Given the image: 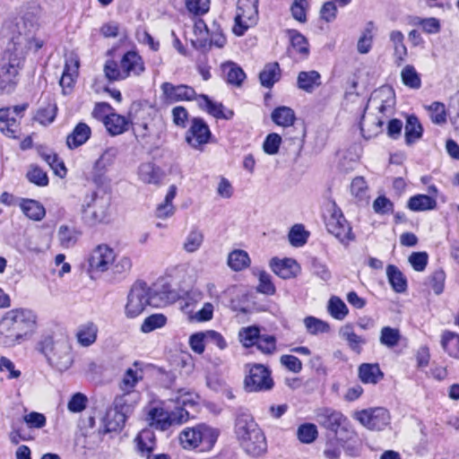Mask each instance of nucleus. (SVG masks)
<instances>
[{"mask_svg":"<svg viewBox=\"0 0 459 459\" xmlns=\"http://www.w3.org/2000/svg\"><path fill=\"white\" fill-rule=\"evenodd\" d=\"M204 239V233L196 229H192L183 243V249L187 253L196 252L203 245Z\"/></svg>","mask_w":459,"mask_h":459,"instance_id":"obj_42","label":"nucleus"},{"mask_svg":"<svg viewBox=\"0 0 459 459\" xmlns=\"http://www.w3.org/2000/svg\"><path fill=\"white\" fill-rule=\"evenodd\" d=\"M373 22H369L358 40L357 50L359 53L367 54L370 51L373 42Z\"/></svg>","mask_w":459,"mask_h":459,"instance_id":"obj_49","label":"nucleus"},{"mask_svg":"<svg viewBox=\"0 0 459 459\" xmlns=\"http://www.w3.org/2000/svg\"><path fill=\"white\" fill-rule=\"evenodd\" d=\"M129 124V120L124 116L118 115L117 113H111L107 117L104 126L109 134L115 136L127 131Z\"/></svg>","mask_w":459,"mask_h":459,"instance_id":"obj_34","label":"nucleus"},{"mask_svg":"<svg viewBox=\"0 0 459 459\" xmlns=\"http://www.w3.org/2000/svg\"><path fill=\"white\" fill-rule=\"evenodd\" d=\"M342 447H344V445L338 438L329 440L325 445L324 455L327 459H338Z\"/></svg>","mask_w":459,"mask_h":459,"instance_id":"obj_64","label":"nucleus"},{"mask_svg":"<svg viewBox=\"0 0 459 459\" xmlns=\"http://www.w3.org/2000/svg\"><path fill=\"white\" fill-rule=\"evenodd\" d=\"M276 342V338L273 335L260 334L255 346L263 354L272 355L277 350Z\"/></svg>","mask_w":459,"mask_h":459,"instance_id":"obj_55","label":"nucleus"},{"mask_svg":"<svg viewBox=\"0 0 459 459\" xmlns=\"http://www.w3.org/2000/svg\"><path fill=\"white\" fill-rule=\"evenodd\" d=\"M360 381L364 384L376 385L383 379L384 374L377 363H363L358 368Z\"/></svg>","mask_w":459,"mask_h":459,"instance_id":"obj_27","label":"nucleus"},{"mask_svg":"<svg viewBox=\"0 0 459 459\" xmlns=\"http://www.w3.org/2000/svg\"><path fill=\"white\" fill-rule=\"evenodd\" d=\"M138 176L140 180L145 184L158 185L162 179L163 173L153 163L146 162L140 165Z\"/></svg>","mask_w":459,"mask_h":459,"instance_id":"obj_29","label":"nucleus"},{"mask_svg":"<svg viewBox=\"0 0 459 459\" xmlns=\"http://www.w3.org/2000/svg\"><path fill=\"white\" fill-rule=\"evenodd\" d=\"M98 327L92 322L81 325L76 333V339L80 345L89 347L96 342Z\"/></svg>","mask_w":459,"mask_h":459,"instance_id":"obj_32","label":"nucleus"},{"mask_svg":"<svg viewBox=\"0 0 459 459\" xmlns=\"http://www.w3.org/2000/svg\"><path fill=\"white\" fill-rule=\"evenodd\" d=\"M247 0H238V10L235 16V25L233 31L236 35L241 36L254 22L252 20L253 15L256 13L255 8L253 4L247 6V10L244 9Z\"/></svg>","mask_w":459,"mask_h":459,"instance_id":"obj_18","label":"nucleus"},{"mask_svg":"<svg viewBox=\"0 0 459 459\" xmlns=\"http://www.w3.org/2000/svg\"><path fill=\"white\" fill-rule=\"evenodd\" d=\"M87 396L82 393L74 394L67 403V408L71 412H81L87 406Z\"/></svg>","mask_w":459,"mask_h":459,"instance_id":"obj_63","label":"nucleus"},{"mask_svg":"<svg viewBox=\"0 0 459 459\" xmlns=\"http://www.w3.org/2000/svg\"><path fill=\"white\" fill-rule=\"evenodd\" d=\"M422 126L415 116H409L405 125V140L411 144L422 136Z\"/></svg>","mask_w":459,"mask_h":459,"instance_id":"obj_41","label":"nucleus"},{"mask_svg":"<svg viewBox=\"0 0 459 459\" xmlns=\"http://www.w3.org/2000/svg\"><path fill=\"white\" fill-rule=\"evenodd\" d=\"M26 178L30 183L39 186H45L48 184L47 173L37 166H30Z\"/></svg>","mask_w":459,"mask_h":459,"instance_id":"obj_60","label":"nucleus"},{"mask_svg":"<svg viewBox=\"0 0 459 459\" xmlns=\"http://www.w3.org/2000/svg\"><path fill=\"white\" fill-rule=\"evenodd\" d=\"M141 368H128L117 382L118 394L114 398V406L121 413V417L130 413L138 403L141 394L136 386L143 380Z\"/></svg>","mask_w":459,"mask_h":459,"instance_id":"obj_4","label":"nucleus"},{"mask_svg":"<svg viewBox=\"0 0 459 459\" xmlns=\"http://www.w3.org/2000/svg\"><path fill=\"white\" fill-rule=\"evenodd\" d=\"M431 121L436 125H443L446 122V110L445 104L435 101L428 106Z\"/></svg>","mask_w":459,"mask_h":459,"instance_id":"obj_56","label":"nucleus"},{"mask_svg":"<svg viewBox=\"0 0 459 459\" xmlns=\"http://www.w3.org/2000/svg\"><path fill=\"white\" fill-rule=\"evenodd\" d=\"M250 262L249 256L246 251L234 250L230 253L228 257V264L234 271H240L248 266Z\"/></svg>","mask_w":459,"mask_h":459,"instance_id":"obj_47","label":"nucleus"},{"mask_svg":"<svg viewBox=\"0 0 459 459\" xmlns=\"http://www.w3.org/2000/svg\"><path fill=\"white\" fill-rule=\"evenodd\" d=\"M329 314L337 320H342L349 313L346 304L338 297L333 296L327 306Z\"/></svg>","mask_w":459,"mask_h":459,"instance_id":"obj_46","label":"nucleus"},{"mask_svg":"<svg viewBox=\"0 0 459 459\" xmlns=\"http://www.w3.org/2000/svg\"><path fill=\"white\" fill-rule=\"evenodd\" d=\"M354 419L369 430H383L390 424L389 411L383 407L365 409L355 412Z\"/></svg>","mask_w":459,"mask_h":459,"instance_id":"obj_12","label":"nucleus"},{"mask_svg":"<svg viewBox=\"0 0 459 459\" xmlns=\"http://www.w3.org/2000/svg\"><path fill=\"white\" fill-rule=\"evenodd\" d=\"M91 134V127L80 122L76 125L71 134L66 137V144L69 149H75L85 143Z\"/></svg>","mask_w":459,"mask_h":459,"instance_id":"obj_26","label":"nucleus"},{"mask_svg":"<svg viewBox=\"0 0 459 459\" xmlns=\"http://www.w3.org/2000/svg\"><path fill=\"white\" fill-rule=\"evenodd\" d=\"M260 329L255 325L243 327L238 332L239 342L244 347L249 348L256 345L257 340L260 336Z\"/></svg>","mask_w":459,"mask_h":459,"instance_id":"obj_45","label":"nucleus"},{"mask_svg":"<svg viewBox=\"0 0 459 459\" xmlns=\"http://www.w3.org/2000/svg\"><path fill=\"white\" fill-rule=\"evenodd\" d=\"M116 261L115 251L107 245H99L91 253L89 268L91 273H104Z\"/></svg>","mask_w":459,"mask_h":459,"instance_id":"obj_15","label":"nucleus"},{"mask_svg":"<svg viewBox=\"0 0 459 459\" xmlns=\"http://www.w3.org/2000/svg\"><path fill=\"white\" fill-rule=\"evenodd\" d=\"M118 151L116 147L107 148L100 157L95 162V169L100 171H105L108 167L113 165Z\"/></svg>","mask_w":459,"mask_h":459,"instance_id":"obj_50","label":"nucleus"},{"mask_svg":"<svg viewBox=\"0 0 459 459\" xmlns=\"http://www.w3.org/2000/svg\"><path fill=\"white\" fill-rule=\"evenodd\" d=\"M240 446L252 456L263 455L267 448L265 437L260 428L255 431H251V433L247 436V438L240 443Z\"/></svg>","mask_w":459,"mask_h":459,"instance_id":"obj_19","label":"nucleus"},{"mask_svg":"<svg viewBox=\"0 0 459 459\" xmlns=\"http://www.w3.org/2000/svg\"><path fill=\"white\" fill-rule=\"evenodd\" d=\"M27 108L26 104L14 106L13 108H0V132L9 138H18L21 134L20 122L12 114L20 116Z\"/></svg>","mask_w":459,"mask_h":459,"instance_id":"obj_14","label":"nucleus"},{"mask_svg":"<svg viewBox=\"0 0 459 459\" xmlns=\"http://www.w3.org/2000/svg\"><path fill=\"white\" fill-rule=\"evenodd\" d=\"M271 118L277 126L283 127L291 126L296 120L294 110L286 106L276 108L272 112Z\"/></svg>","mask_w":459,"mask_h":459,"instance_id":"obj_38","label":"nucleus"},{"mask_svg":"<svg viewBox=\"0 0 459 459\" xmlns=\"http://www.w3.org/2000/svg\"><path fill=\"white\" fill-rule=\"evenodd\" d=\"M219 436V431L205 424L185 429L179 435L182 446L186 449L199 448L201 451L211 450Z\"/></svg>","mask_w":459,"mask_h":459,"instance_id":"obj_5","label":"nucleus"},{"mask_svg":"<svg viewBox=\"0 0 459 459\" xmlns=\"http://www.w3.org/2000/svg\"><path fill=\"white\" fill-rule=\"evenodd\" d=\"M22 58L16 53L7 51L0 61V92H11L17 83V76Z\"/></svg>","mask_w":459,"mask_h":459,"instance_id":"obj_8","label":"nucleus"},{"mask_svg":"<svg viewBox=\"0 0 459 459\" xmlns=\"http://www.w3.org/2000/svg\"><path fill=\"white\" fill-rule=\"evenodd\" d=\"M339 335L342 340L346 342L347 346L357 354L361 353L363 346L367 343L365 337L355 333L351 324L342 325L339 330Z\"/></svg>","mask_w":459,"mask_h":459,"instance_id":"obj_21","label":"nucleus"},{"mask_svg":"<svg viewBox=\"0 0 459 459\" xmlns=\"http://www.w3.org/2000/svg\"><path fill=\"white\" fill-rule=\"evenodd\" d=\"M38 350L48 364L59 371L67 370L74 363L69 338L64 333L45 334L38 342Z\"/></svg>","mask_w":459,"mask_h":459,"instance_id":"obj_2","label":"nucleus"},{"mask_svg":"<svg viewBox=\"0 0 459 459\" xmlns=\"http://www.w3.org/2000/svg\"><path fill=\"white\" fill-rule=\"evenodd\" d=\"M57 239L63 247H72L77 242L78 232L74 228L69 227L67 225H61L57 231Z\"/></svg>","mask_w":459,"mask_h":459,"instance_id":"obj_43","label":"nucleus"},{"mask_svg":"<svg viewBox=\"0 0 459 459\" xmlns=\"http://www.w3.org/2000/svg\"><path fill=\"white\" fill-rule=\"evenodd\" d=\"M212 136L208 125L203 118L194 117L191 120V126L186 133V143L196 150H202Z\"/></svg>","mask_w":459,"mask_h":459,"instance_id":"obj_16","label":"nucleus"},{"mask_svg":"<svg viewBox=\"0 0 459 459\" xmlns=\"http://www.w3.org/2000/svg\"><path fill=\"white\" fill-rule=\"evenodd\" d=\"M150 305V290L145 283H134L127 296V302L125 307L126 316L134 318L143 312Z\"/></svg>","mask_w":459,"mask_h":459,"instance_id":"obj_11","label":"nucleus"},{"mask_svg":"<svg viewBox=\"0 0 459 459\" xmlns=\"http://www.w3.org/2000/svg\"><path fill=\"white\" fill-rule=\"evenodd\" d=\"M322 84L321 75L316 70L301 71L297 77V86L307 93H312Z\"/></svg>","mask_w":459,"mask_h":459,"instance_id":"obj_25","label":"nucleus"},{"mask_svg":"<svg viewBox=\"0 0 459 459\" xmlns=\"http://www.w3.org/2000/svg\"><path fill=\"white\" fill-rule=\"evenodd\" d=\"M440 343L450 357L459 359V333L445 331L441 335Z\"/></svg>","mask_w":459,"mask_h":459,"instance_id":"obj_37","label":"nucleus"},{"mask_svg":"<svg viewBox=\"0 0 459 459\" xmlns=\"http://www.w3.org/2000/svg\"><path fill=\"white\" fill-rule=\"evenodd\" d=\"M316 420L323 428L337 433L339 429H344L347 418L339 411L332 408H320L316 411Z\"/></svg>","mask_w":459,"mask_h":459,"instance_id":"obj_17","label":"nucleus"},{"mask_svg":"<svg viewBox=\"0 0 459 459\" xmlns=\"http://www.w3.org/2000/svg\"><path fill=\"white\" fill-rule=\"evenodd\" d=\"M330 215L326 219L325 225L329 233L333 235L342 244H348L354 239L351 227L342 215V211L332 204L329 207Z\"/></svg>","mask_w":459,"mask_h":459,"instance_id":"obj_10","label":"nucleus"},{"mask_svg":"<svg viewBox=\"0 0 459 459\" xmlns=\"http://www.w3.org/2000/svg\"><path fill=\"white\" fill-rule=\"evenodd\" d=\"M56 115V106L55 104H48L46 107L38 110L35 119L41 125L51 124Z\"/></svg>","mask_w":459,"mask_h":459,"instance_id":"obj_59","label":"nucleus"},{"mask_svg":"<svg viewBox=\"0 0 459 459\" xmlns=\"http://www.w3.org/2000/svg\"><path fill=\"white\" fill-rule=\"evenodd\" d=\"M167 323V318L162 314H153L147 316L142 325L141 331L143 333H151L156 329L163 327Z\"/></svg>","mask_w":459,"mask_h":459,"instance_id":"obj_53","label":"nucleus"},{"mask_svg":"<svg viewBox=\"0 0 459 459\" xmlns=\"http://www.w3.org/2000/svg\"><path fill=\"white\" fill-rule=\"evenodd\" d=\"M120 66L123 72H126V78L130 75H140L144 71V64L142 57L134 51H128L123 56Z\"/></svg>","mask_w":459,"mask_h":459,"instance_id":"obj_24","label":"nucleus"},{"mask_svg":"<svg viewBox=\"0 0 459 459\" xmlns=\"http://www.w3.org/2000/svg\"><path fill=\"white\" fill-rule=\"evenodd\" d=\"M198 97L204 100L206 111L212 117L216 118L230 119L233 116L232 111H229V115L224 114L223 105L221 103L212 101L207 95L201 94Z\"/></svg>","mask_w":459,"mask_h":459,"instance_id":"obj_48","label":"nucleus"},{"mask_svg":"<svg viewBox=\"0 0 459 459\" xmlns=\"http://www.w3.org/2000/svg\"><path fill=\"white\" fill-rule=\"evenodd\" d=\"M436 206V199L427 195H414L409 199L407 204V207L414 212L432 210Z\"/></svg>","mask_w":459,"mask_h":459,"instance_id":"obj_40","label":"nucleus"},{"mask_svg":"<svg viewBox=\"0 0 459 459\" xmlns=\"http://www.w3.org/2000/svg\"><path fill=\"white\" fill-rule=\"evenodd\" d=\"M227 82L235 86H240L246 78L244 71L233 62H227L221 65Z\"/></svg>","mask_w":459,"mask_h":459,"instance_id":"obj_39","label":"nucleus"},{"mask_svg":"<svg viewBox=\"0 0 459 459\" xmlns=\"http://www.w3.org/2000/svg\"><path fill=\"white\" fill-rule=\"evenodd\" d=\"M189 418V412L183 408H177L169 411L160 406L150 408L147 413V420L150 426L161 431L169 429L172 425H179L186 422Z\"/></svg>","mask_w":459,"mask_h":459,"instance_id":"obj_7","label":"nucleus"},{"mask_svg":"<svg viewBox=\"0 0 459 459\" xmlns=\"http://www.w3.org/2000/svg\"><path fill=\"white\" fill-rule=\"evenodd\" d=\"M257 429L259 427L250 413L240 412L238 414L235 420V434L239 443L245 440L251 431Z\"/></svg>","mask_w":459,"mask_h":459,"instance_id":"obj_23","label":"nucleus"},{"mask_svg":"<svg viewBox=\"0 0 459 459\" xmlns=\"http://www.w3.org/2000/svg\"><path fill=\"white\" fill-rule=\"evenodd\" d=\"M244 379V388L247 392H264L273 387L271 370L263 364H248Z\"/></svg>","mask_w":459,"mask_h":459,"instance_id":"obj_9","label":"nucleus"},{"mask_svg":"<svg viewBox=\"0 0 459 459\" xmlns=\"http://www.w3.org/2000/svg\"><path fill=\"white\" fill-rule=\"evenodd\" d=\"M304 325L307 333L313 335L328 333L330 330V325L327 322L314 316H307L304 319Z\"/></svg>","mask_w":459,"mask_h":459,"instance_id":"obj_51","label":"nucleus"},{"mask_svg":"<svg viewBox=\"0 0 459 459\" xmlns=\"http://www.w3.org/2000/svg\"><path fill=\"white\" fill-rule=\"evenodd\" d=\"M187 11L195 15H203L209 11L210 0H186Z\"/></svg>","mask_w":459,"mask_h":459,"instance_id":"obj_62","label":"nucleus"},{"mask_svg":"<svg viewBox=\"0 0 459 459\" xmlns=\"http://www.w3.org/2000/svg\"><path fill=\"white\" fill-rule=\"evenodd\" d=\"M386 276L395 292L403 293L407 290V280L397 266L394 264L387 265Z\"/></svg>","mask_w":459,"mask_h":459,"instance_id":"obj_36","label":"nucleus"},{"mask_svg":"<svg viewBox=\"0 0 459 459\" xmlns=\"http://www.w3.org/2000/svg\"><path fill=\"white\" fill-rule=\"evenodd\" d=\"M369 103L376 105L378 115H363L360 121L362 136L368 140L378 135L383 131L384 119L392 112L394 101L390 90L376 91L369 99Z\"/></svg>","mask_w":459,"mask_h":459,"instance_id":"obj_3","label":"nucleus"},{"mask_svg":"<svg viewBox=\"0 0 459 459\" xmlns=\"http://www.w3.org/2000/svg\"><path fill=\"white\" fill-rule=\"evenodd\" d=\"M177 195V186L171 185L162 203L157 205L155 216L159 219H168L174 215L176 207L172 202Z\"/></svg>","mask_w":459,"mask_h":459,"instance_id":"obj_28","label":"nucleus"},{"mask_svg":"<svg viewBox=\"0 0 459 459\" xmlns=\"http://www.w3.org/2000/svg\"><path fill=\"white\" fill-rule=\"evenodd\" d=\"M290 44L293 50L302 55V56H307L309 53L308 43L307 39L298 31H293L290 34Z\"/></svg>","mask_w":459,"mask_h":459,"instance_id":"obj_58","label":"nucleus"},{"mask_svg":"<svg viewBox=\"0 0 459 459\" xmlns=\"http://www.w3.org/2000/svg\"><path fill=\"white\" fill-rule=\"evenodd\" d=\"M281 78V68L277 62L266 64L259 74L261 85L272 88Z\"/></svg>","mask_w":459,"mask_h":459,"instance_id":"obj_33","label":"nucleus"},{"mask_svg":"<svg viewBox=\"0 0 459 459\" xmlns=\"http://www.w3.org/2000/svg\"><path fill=\"white\" fill-rule=\"evenodd\" d=\"M281 143V137L278 134H269L263 144L264 152L269 155H274L278 153Z\"/></svg>","mask_w":459,"mask_h":459,"instance_id":"obj_61","label":"nucleus"},{"mask_svg":"<svg viewBox=\"0 0 459 459\" xmlns=\"http://www.w3.org/2000/svg\"><path fill=\"white\" fill-rule=\"evenodd\" d=\"M37 326V316L27 308L9 310L0 320V344L13 347L31 335Z\"/></svg>","mask_w":459,"mask_h":459,"instance_id":"obj_1","label":"nucleus"},{"mask_svg":"<svg viewBox=\"0 0 459 459\" xmlns=\"http://www.w3.org/2000/svg\"><path fill=\"white\" fill-rule=\"evenodd\" d=\"M104 74L106 78L110 81H120L126 78V72H123L122 67L114 60H108L104 65Z\"/></svg>","mask_w":459,"mask_h":459,"instance_id":"obj_54","label":"nucleus"},{"mask_svg":"<svg viewBox=\"0 0 459 459\" xmlns=\"http://www.w3.org/2000/svg\"><path fill=\"white\" fill-rule=\"evenodd\" d=\"M22 212L30 220L41 221L46 215L44 206L33 199H23L20 204Z\"/></svg>","mask_w":459,"mask_h":459,"instance_id":"obj_35","label":"nucleus"},{"mask_svg":"<svg viewBox=\"0 0 459 459\" xmlns=\"http://www.w3.org/2000/svg\"><path fill=\"white\" fill-rule=\"evenodd\" d=\"M270 266L273 272L282 279L293 278L299 271L297 262L290 258L282 260L273 258L270 262Z\"/></svg>","mask_w":459,"mask_h":459,"instance_id":"obj_22","label":"nucleus"},{"mask_svg":"<svg viewBox=\"0 0 459 459\" xmlns=\"http://www.w3.org/2000/svg\"><path fill=\"white\" fill-rule=\"evenodd\" d=\"M403 83L411 89H420L421 79L416 69L411 65H405L401 71Z\"/></svg>","mask_w":459,"mask_h":459,"instance_id":"obj_44","label":"nucleus"},{"mask_svg":"<svg viewBox=\"0 0 459 459\" xmlns=\"http://www.w3.org/2000/svg\"><path fill=\"white\" fill-rule=\"evenodd\" d=\"M79 60L76 57H69L65 61L64 71L59 81L63 93L68 94L74 88L75 79L78 76Z\"/></svg>","mask_w":459,"mask_h":459,"instance_id":"obj_20","label":"nucleus"},{"mask_svg":"<svg viewBox=\"0 0 459 459\" xmlns=\"http://www.w3.org/2000/svg\"><path fill=\"white\" fill-rule=\"evenodd\" d=\"M389 39L394 48V63L400 66L407 56V48L405 47L404 36L400 30H392Z\"/></svg>","mask_w":459,"mask_h":459,"instance_id":"obj_30","label":"nucleus"},{"mask_svg":"<svg viewBox=\"0 0 459 459\" xmlns=\"http://www.w3.org/2000/svg\"><path fill=\"white\" fill-rule=\"evenodd\" d=\"M160 91V99L167 104L191 101L198 97L193 87L186 84L175 85L169 82L161 83Z\"/></svg>","mask_w":459,"mask_h":459,"instance_id":"obj_13","label":"nucleus"},{"mask_svg":"<svg viewBox=\"0 0 459 459\" xmlns=\"http://www.w3.org/2000/svg\"><path fill=\"white\" fill-rule=\"evenodd\" d=\"M110 198L96 192L86 195L82 204V219L90 226L104 222L108 217Z\"/></svg>","mask_w":459,"mask_h":459,"instance_id":"obj_6","label":"nucleus"},{"mask_svg":"<svg viewBox=\"0 0 459 459\" xmlns=\"http://www.w3.org/2000/svg\"><path fill=\"white\" fill-rule=\"evenodd\" d=\"M297 435L300 442L309 444L317 437L318 432L315 424L305 423L299 427Z\"/></svg>","mask_w":459,"mask_h":459,"instance_id":"obj_57","label":"nucleus"},{"mask_svg":"<svg viewBox=\"0 0 459 459\" xmlns=\"http://www.w3.org/2000/svg\"><path fill=\"white\" fill-rule=\"evenodd\" d=\"M401 339L400 332L396 328L384 326L380 332L379 341L381 344L393 348L396 346Z\"/></svg>","mask_w":459,"mask_h":459,"instance_id":"obj_52","label":"nucleus"},{"mask_svg":"<svg viewBox=\"0 0 459 459\" xmlns=\"http://www.w3.org/2000/svg\"><path fill=\"white\" fill-rule=\"evenodd\" d=\"M136 446L142 455H147L156 447V437L154 432L150 429H143L135 438Z\"/></svg>","mask_w":459,"mask_h":459,"instance_id":"obj_31","label":"nucleus"}]
</instances>
